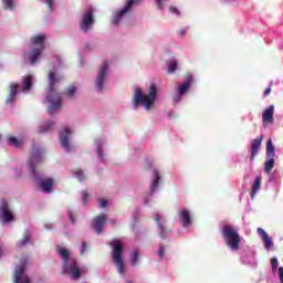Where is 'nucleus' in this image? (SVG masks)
I'll list each match as a JSON object with an SVG mask.
<instances>
[{
	"label": "nucleus",
	"mask_w": 283,
	"mask_h": 283,
	"mask_svg": "<svg viewBox=\"0 0 283 283\" xmlns=\"http://www.w3.org/2000/svg\"><path fill=\"white\" fill-rule=\"evenodd\" d=\"M63 81L62 76H56V67L49 73V88L45 102L49 103V114H56L61 109V94L56 93V84Z\"/></svg>",
	"instance_id": "obj_1"
},
{
	"label": "nucleus",
	"mask_w": 283,
	"mask_h": 283,
	"mask_svg": "<svg viewBox=\"0 0 283 283\" xmlns=\"http://www.w3.org/2000/svg\"><path fill=\"white\" fill-rule=\"evenodd\" d=\"M40 163H43V150L36 149L31 155V159L29 163L30 171H31L35 182H38L40 189L44 193H50V191H52V187H54V179H52V178L42 179L41 178V175H39V172H36V166Z\"/></svg>",
	"instance_id": "obj_2"
},
{
	"label": "nucleus",
	"mask_w": 283,
	"mask_h": 283,
	"mask_svg": "<svg viewBox=\"0 0 283 283\" xmlns=\"http://www.w3.org/2000/svg\"><path fill=\"white\" fill-rule=\"evenodd\" d=\"M158 90L156 88V85H150L149 94L145 95L143 91L138 87H135L134 90V96H133V107L136 109L138 105H142V107H145V109L149 111L151 109V105L156 103V94Z\"/></svg>",
	"instance_id": "obj_3"
},
{
	"label": "nucleus",
	"mask_w": 283,
	"mask_h": 283,
	"mask_svg": "<svg viewBox=\"0 0 283 283\" xmlns=\"http://www.w3.org/2000/svg\"><path fill=\"white\" fill-rule=\"evenodd\" d=\"M57 254L62 258L63 260V269L62 273L66 275H71L73 280H78L81 277V271L78 270V263H76V260L70 258V250L63 248V247H57Z\"/></svg>",
	"instance_id": "obj_4"
},
{
	"label": "nucleus",
	"mask_w": 283,
	"mask_h": 283,
	"mask_svg": "<svg viewBox=\"0 0 283 283\" xmlns=\"http://www.w3.org/2000/svg\"><path fill=\"white\" fill-rule=\"evenodd\" d=\"M222 235L226 240L227 245L231 251H238L240 249V234L233 226H224L222 229Z\"/></svg>",
	"instance_id": "obj_5"
},
{
	"label": "nucleus",
	"mask_w": 283,
	"mask_h": 283,
	"mask_svg": "<svg viewBox=\"0 0 283 283\" xmlns=\"http://www.w3.org/2000/svg\"><path fill=\"white\" fill-rule=\"evenodd\" d=\"M32 45L34 49L29 53V61L31 65H34L36 61H39V56H41V52L45 50V35L39 34L31 39Z\"/></svg>",
	"instance_id": "obj_6"
},
{
	"label": "nucleus",
	"mask_w": 283,
	"mask_h": 283,
	"mask_svg": "<svg viewBox=\"0 0 283 283\" xmlns=\"http://www.w3.org/2000/svg\"><path fill=\"white\" fill-rule=\"evenodd\" d=\"M113 249V262L118 270V273L123 275L125 273V263L123 262V243L115 239L111 244Z\"/></svg>",
	"instance_id": "obj_7"
},
{
	"label": "nucleus",
	"mask_w": 283,
	"mask_h": 283,
	"mask_svg": "<svg viewBox=\"0 0 283 283\" xmlns=\"http://www.w3.org/2000/svg\"><path fill=\"white\" fill-rule=\"evenodd\" d=\"M25 266H28V256L22 258L15 268L13 283H30V277L25 274Z\"/></svg>",
	"instance_id": "obj_8"
},
{
	"label": "nucleus",
	"mask_w": 283,
	"mask_h": 283,
	"mask_svg": "<svg viewBox=\"0 0 283 283\" xmlns=\"http://www.w3.org/2000/svg\"><path fill=\"white\" fill-rule=\"evenodd\" d=\"M92 25H94V10L88 8L82 15L80 28L85 34H87L90 30H92Z\"/></svg>",
	"instance_id": "obj_9"
},
{
	"label": "nucleus",
	"mask_w": 283,
	"mask_h": 283,
	"mask_svg": "<svg viewBox=\"0 0 283 283\" xmlns=\"http://www.w3.org/2000/svg\"><path fill=\"white\" fill-rule=\"evenodd\" d=\"M0 220L3 224H9V222L14 221V216L12 214V211L10 210V207L6 200H2L0 206Z\"/></svg>",
	"instance_id": "obj_10"
},
{
	"label": "nucleus",
	"mask_w": 283,
	"mask_h": 283,
	"mask_svg": "<svg viewBox=\"0 0 283 283\" xmlns=\"http://www.w3.org/2000/svg\"><path fill=\"white\" fill-rule=\"evenodd\" d=\"M140 0H129L127 2V4L120 9L113 18V25H118V23H120V20L123 19V17H125V14H127V12H129V10H132V6H134V3H138Z\"/></svg>",
	"instance_id": "obj_11"
},
{
	"label": "nucleus",
	"mask_w": 283,
	"mask_h": 283,
	"mask_svg": "<svg viewBox=\"0 0 283 283\" xmlns=\"http://www.w3.org/2000/svg\"><path fill=\"white\" fill-rule=\"evenodd\" d=\"M107 70H109V65L107 64V62H104L99 69V72L96 78L97 92H103V84L105 83V78L107 76Z\"/></svg>",
	"instance_id": "obj_12"
},
{
	"label": "nucleus",
	"mask_w": 283,
	"mask_h": 283,
	"mask_svg": "<svg viewBox=\"0 0 283 283\" xmlns=\"http://www.w3.org/2000/svg\"><path fill=\"white\" fill-rule=\"evenodd\" d=\"M70 134H72V130H70L67 127H64L60 132V143L62 148L67 153L72 151V146H70Z\"/></svg>",
	"instance_id": "obj_13"
},
{
	"label": "nucleus",
	"mask_w": 283,
	"mask_h": 283,
	"mask_svg": "<svg viewBox=\"0 0 283 283\" xmlns=\"http://www.w3.org/2000/svg\"><path fill=\"white\" fill-rule=\"evenodd\" d=\"M193 81V77L191 75L187 76L185 82L178 87L177 94L174 96L175 103H180L181 96L191 87V82Z\"/></svg>",
	"instance_id": "obj_14"
},
{
	"label": "nucleus",
	"mask_w": 283,
	"mask_h": 283,
	"mask_svg": "<svg viewBox=\"0 0 283 283\" xmlns=\"http://www.w3.org/2000/svg\"><path fill=\"white\" fill-rule=\"evenodd\" d=\"M155 222L158 226L159 229V235L163 240H165L167 238V235H169V231L167 229H165V217L160 213H155Z\"/></svg>",
	"instance_id": "obj_15"
},
{
	"label": "nucleus",
	"mask_w": 283,
	"mask_h": 283,
	"mask_svg": "<svg viewBox=\"0 0 283 283\" xmlns=\"http://www.w3.org/2000/svg\"><path fill=\"white\" fill-rule=\"evenodd\" d=\"M105 220H107V217L105 214H101L93 220L92 227L94 231L97 233V235H101V233H103Z\"/></svg>",
	"instance_id": "obj_16"
},
{
	"label": "nucleus",
	"mask_w": 283,
	"mask_h": 283,
	"mask_svg": "<svg viewBox=\"0 0 283 283\" xmlns=\"http://www.w3.org/2000/svg\"><path fill=\"white\" fill-rule=\"evenodd\" d=\"M262 140H264V135H261L260 137H256L251 143V160L255 159V156H258L260 151V147H262Z\"/></svg>",
	"instance_id": "obj_17"
},
{
	"label": "nucleus",
	"mask_w": 283,
	"mask_h": 283,
	"mask_svg": "<svg viewBox=\"0 0 283 283\" xmlns=\"http://www.w3.org/2000/svg\"><path fill=\"white\" fill-rule=\"evenodd\" d=\"M258 233L263 240L265 249L269 251V249L273 247V239H271V237H269V233H266V231H264V229L262 228H258Z\"/></svg>",
	"instance_id": "obj_18"
},
{
	"label": "nucleus",
	"mask_w": 283,
	"mask_h": 283,
	"mask_svg": "<svg viewBox=\"0 0 283 283\" xmlns=\"http://www.w3.org/2000/svg\"><path fill=\"white\" fill-rule=\"evenodd\" d=\"M275 112V106L271 105L269 106L262 114V120L263 123H268V125L273 124V114Z\"/></svg>",
	"instance_id": "obj_19"
},
{
	"label": "nucleus",
	"mask_w": 283,
	"mask_h": 283,
	"mask_svg": "<svg viewBox=\"0 0 283 283\" xmlns=\"http://www.w3.org/2000/svg\"><path fill=\"white\" fill-rule=\"evenodd\" d=\"M178 216L181 220L182 227L187 228L189 227V224H191V213L189 212V210L187 209L179 210Z\"/></svg>",
	"instance_id": "obj_20"
},
{
	"label": "nucleus",
	"mask_w": 283,
	"mask_h": 283,
	"mask_svg": "<svg viewBox=\"0 0 283 283\" xmlns=\"http://www.w3.org/2000/svg\"><path fill=\"white\" fill-rule=\"evenodd\" d=\"M17 94H19V84H11L10 93L7 98V105H10V103H14V99L17 98Z\"/></svg>",
	"instance_id": "obj_21"
},
{
	"label": "nucleus",
	"mask_w": 283,
	"mask_h": 283,
	"mask_svg": "<svg viewBox=\"0 0 283 283\" xmlns=\"http://www.w3.org/2000/svg\"><path fill=\"white\" fill-rule=\"evenodd\" d=\"M260 187H262V177L258 176L254 179V182L252 185V190H251V198L253 200V198H255V195L258 193V191H260Z\"/></svg>",
	"instance_id": "obj_22"
},
{
	"label": "nucleus",
	"mask_w": 283,
	"mask_h": 283,
	"mask_svg": "<svg viewBox=\"0 0 283 283\" xmlns=\"http://www.w3.org/2000/svg\"><path fill=\"white\" fill-rule=\"evenodd\" d=\"M154 179L150 184V193H154L156 189L158 188V184L160 182V175H158V170H154L153 172Z\"/></svg>",
	"instance_id": "obj_23"
},
{
	"label": "nucleus",
	"mask_w": 283,
	"mask_h": 283,
	"mask_svg": "<svg viewBox=\"0 0 283 283\" xmlns=\"http://www.w3.org/2000/svg\"><path fill=\"white\" fill-rule=\"evenodd\" d=\"M32 90V75H27L22 81V92H30Z\"/></svg>",
	"instance_id": "obj_24"
},
{
	"label": "nucleus",
	"mask_w": 283,
	"mask_h": 283,
	"mask_svg": "<svg viewBox=\"0 0 283 283\" xmlns=\"http://www.w3.org/2000/svg\"><path fill=\"white\" fill-rule=\"evenodd\" d=\"M273 167H275V158L268 157V160L264 163V171L266 174H271V171H273Z\"/></svg>",
	"instance_id": "obj_25"
},
{
	"label": "nucleus",
	"mask_w": 283,
	"mask_h": 283,
	"mask_svg": "<svg viewBox=\"0 0 283 283\" xmlns=\"http://www.w3.org/2000/svg\"><path fill=\"white\" fill-rule=\"evenodd\" d=\"M266 156H268V158H275V146H273V140L272 139L268 140Z\"/></svg>",
	"instance_id": "obj_26"
},
{
	"label": "nucleus",
	"mask_w": 283,
	"mask_h": 283,
	"mask_svg": "<svg viewBox=\"0 0 283 283\" xmlns=\"http://www.w3.org/2000/svg\"><path fill=\"white\" fill-rule=\"evenodd\" d=\"M8 144L11 145V147H15V149H19V147H21V145H23L22 139H18L14 136H10L8 138Z\"/></svg>",
	"instance_id": "obj_27"
},
{
	"label": "nucleus",
	"mask_w": 283,
	"mask_h": 283,
	"mask_svg": "<svg viewBox=\"0 0 283 283\" xmlns=\"http://www.w3.org/2000/svg\"><path fill=\"white\" fill-rule=\"evenodd\" d=\"M95 145H96V151H97L98 159L103 163V160H105L103 158V139H96Z\"/></svg>",
	"instance_id": "obj_28"
},
{
	"label": "nucleus",
	"mask_w": 283,
	"mask_h": 283,
	"mask_svg": "<svg viewBox=\"0 0 283 283\" xmlns=\"http://www.w3.org/2000/svg\"><path fill=\"white\" fill-rule=\"evenodd\" d=\"M243 264H255V253L249 252L245 256H242Z\"/></svg>",
	"instance_id": "obj_29"
},
{
	"label": "nucleus",
	"mask_w": 283,
	"mask_h": 283,
	"mask_svg": "<svg viewBox=\"0 0 283 283\" xmlns=\"http://www.w3.org/2000/svg\"><path fill=\"white\" fill-rule=\"evenodd\" d=\"M167 66H168V74H174V72H176L178 67V62H176V60H170L167 62Z\"/></svg>",
	"instance_id": "obj_30"
},
{
	"label": "nucleus",
	"mask_w": 283,
	"mask_h": 283,
	"mask_svg": "<svg viewBox=\"0 0 283 283\" xmlns=\"http://www.w3.org/2000/svg\"><path fill=\"white\" fill-rule=\"evenodd\" d=\"M29 242H30V231H25L23 240H20L18 242V247L21 249V248L25 247V244H28Z\"/></svg>",
	"instance_id": "obj_31"
},
{
	"label": "nucleus",
	"mask_w": 283,
	"mask_h": 283,
	"mask_svg": "<svg viewBox=\"0 0 283 283\" xmlns=\"http://www.w3.org/2000/svg\"><path fill=\"white\" fill-rule=\"evenodd\" d=\"M54 127V123L48 122L45 125L40 126V134H48Z\"/></svg>",
	"instance_id": "obj_32"
},
{
	"label": "nucleus",
	"mask_w": 283,
	"mask_h": 283,
	"mask_svg": "<svg viewBox=\"0 0 283 283\" xmlns=\"http://www.w3.org/2000/svg\"><path fill=\"white\" fill-rule=\"evenodd\" d=\"M75 94H76V86L75 85L69 86L65 92V96H67L69 98H74Z\"/></svg>",
	"instance_id": "obj_33"
},
{
	"label": "nucleus",
	"mask_w": 283,
	"mask_h": 283,
	"mask_svg": "<svg viewBox=\"0 0 283 283\" xmlns=\"http://www.w3.org/2000/svg\"><path fill=\"white\" fill-rule=\"evenodd\" d=\"M6 10H14V0H2Z\"/></svg>",
	"instance_id": "obj_34"
},
{
	"label": "nucleus",
	"mask_w": 283,
	"mask_h": 283,
	"mask_svg": "<svg viewBox=\"0 0 283 283\" xmlns=\"http://www.w3.org/2000/svg\"><path fill=\"white\" fill-rule=\"evenodd\" d=\"M271 264H272L273 273H277V266H280V262L277 261V258H272Z\"/></svg>",
	"instance_id": "obj_35"
},
{
	"label": "nucleus",
	"mask_w": 283,
	"mask_h": 283,
	"mask_svg": "<svg viewBox=\"0 0 283 283\" xmlns=\"http://www.w3.org/2000/svg\"><path fill=\"white\" fill-rule=\"evenodd\" d=\"M138 262V251H134L130 255V264L133 266H136V263Z\"/></svg>",
	"instance_id": "obj_36"
},
{
	"label": "nucleus",
	"mask_w": 283,
	"mask_h": 283,
	"mask_svg": "<svg viewBox=\"0 0 283 283\" xmlns=\"http://www.w3.org/2000/svg\"><path fill=\"white\" fill-rule=\"evenodd\" d=\"M74 175L76 176L77 180H80V182H83V180H85V175H83V170L77 169L75 170Z\"/></svg>",
	"instance_id": "obj_37"
},
{
	"label": "nucleus",
	"mask_w": 283,
	"mask_h": 283,
	"mask_svg": "<svg viewBox=\"0 0 283 283\" xmlns=\"http://www.w3.org/2000/svg\"><path fill=\"white\" fill-rule=\"evenodd\" d=\"M41 1L42 3H46V6H49L50 12L54 10V0H41Z\"/></svg>",
	"instance_id": "obj_38"
},
{
	"label": "nucleus",
	"mask_w": 283,
	"mask_h": 283,
	"mask_svg": "<svg viewBox=\"0 0 283 283\" xmlns=\"http://www.w3.org/2000/svg\"><path fill=\"white\" fill-rule=\"evenodd\" d=\"M167 0H156L157 7L159 10H163V8H165V2Z\"/></svg>",
	"instance_id": "obj_39"
},
{
	"label": "nucleus",
	"mask_w": 283,
	"mask_h": 283,
	"mask_svg": "<svg viewBox=\"0 0 283 283\" xmlns=\"http://www.w3.org/2000/svg\"><path fill=\"white\" fill-rule=\"evenodd\" d=\"M169 10L172 14H177V17H180V11L178 10V8L170 7Z\"/></svg>",
	"instance_id": "obj_40"
},
{
	"label": "nucleus",
	"mask_w": 283,
	"mask_h": 283,
	"mask_svg": "<svg viewBox=\"0 0 283 283\" xmlns=\"http://www.w3.org/2000/svg\"><path fill=\"white\" fill-rule=\"evenodd\" d=\"M98 207H101V209H105V207H107V200L101 199L99 203H98Z\"/></svg>",
	"instance_id": "obj_41"
},
{
	"label": "nucleus",
	"mask_w": 283,
	"mask_h": 283,
	"mask_svg": "<svg viewBox=\"0 0 283 283\" xmlns=\"http://www.w3.org/2000/svg\"><path fill=\"white\" fill-rule=\"evenodd\" d=\"M158 256L160 258V260H163V258H165V248L164 247L159 248Z\"/></svg>",
	"instance_id": "obj_42"
},
{
	"label": "nucleus",
	"mask_w": 283,
	"mask_h": 283,
	"mask_svg": "<svg viewBox=\"0 0 283 283\" xmlns=\"http://www.w3.org/2000/svg\"><path fill=\"white\" fill-rule=\"evenodd\" d=\"M87 198H90V195L87 193V191H83L82 192V200H83L84 205H85V202H87Z\"/></svg>",
	"instance_id": "obj_43"
},
{
	"label": "nucleus",
	"mask_w": 283,
	"mask_h": 283,
	"mask_svg": "<svg viewBox=\"0 0 283 283\" xmlns=\"http://www.w3.org/2000/svg\"><path fill=\"white\" fill-rule=\"evenodd\" d=\"M86 249H87V243L83 242L81 250H80L81 255H83V253H85Z\"/></svg>",
	"instance_id": "obj_44"
},
{
	"label": "nucleus",
	"mask_w": 283,
	"mask_h": 283,
	"mask_svg": "<svg viewBox=\"0 0 283 283\" xmlns=\"http://www.w3.org/2000/svg\"><path fill=\"white\" fill-rule=\"evenodd\" d=\"M279 280L283 283V266L279 268Z\"/></svg>",
	"instance_id": "obj_45"
},
{
	"label": "nucleus",
	"mask_w": 283,
	"mask_h": 283,
	"mask_svg": "<svg viewBox=\"0 0 283 283\" xmlns=\"http://www.w3.org/2000/svg\"><path fill=\"white\" fill-rule=\"evenodd\" d=\"M69 218H70L72 224H75L76 221L74 220V214L72 213V211H69Z\"/></svg>",
	"instance_id": "obj_46"
},
{
	"label": "nucleus",
	"mask_w": 283,
	"mask_h": 283,
	"mask_svg": "<svg viewBox=\"0 0 283 283\" xmlns=\"http://www.w3.org/2000/svg\"><path fill=\"white\" fill-rule=\"evenodd\" d=\"M269 94H271V86H269L264 93H263V96H269Z\"/></svg>",
	"instance_id": "obj_47"
},
{
	"label": "nucleus",
	"mask_w": 283,
	"mask_h": 283,
	"mask_svg": "<svg viewBox=\"0 0 283 283\" xmlns=\"http://www.w3.org/2000/svg\"><path fill=\"white\" fill-rule=\"evenodd\" d=\"M2 255H6V248L0 247V258H1Z\"/></svg>",
	"instance_id": "obj_48"
},
{
	"label": "nucleus",
	"mask_w": 283,
	"mask_h": 283,
	"mask_svg": "<svg viewBox=\"0 0 283 283\" xmlns=\"http://www.w3.org/2000/svg\"><path fill=\"white\" fill-rule=\"evenodd\" d=\"M187 33V30H180V34H181V36H185V34Z\"/></svg>",
	"instance_id": "obj_49"
},
{
	"label": "nucleus",
	"mask_w": 283,
	"mask_h": 283,
	"mask_svg": "<svg viewBox=\"0 0 283 283\" xmlns=\"http://www.w3.org/2000/svg\"><path fill=\"white\" fill-rule=\"evenodd\" d=\"M55 59H56L59 65H61V57L60 56H55Z\"/></svg>",
	"instance_id": "obj_50"
},
{
	"label": "nucleus",
	"mask_w": 283,
	"mask_h": 283,
	"mask_svg": "<svg viewBox=\"0 0 283 283\" xmlns=\"http://www.w3.org/2000/svg\"><path fill=\"white\" fill-rule=\"evenodd\" d=\"M270 181H273L275 180V178L273 177V175H270V178H269Z\"/></svg>",
	"instance_id": "obj_51"
},
{
	"label": "nucleus",
	"mask_w": 283,
	"mask_h": 283,
	"mask_svg": "<svg viewBox=\"0 0 283 283\" xmlns=\"http://www.w3.org/2000/svg\"><path fill=\"white\" fill-rule=\"evenodd\" d=\"M45 229H52V226L45 224Z\"/></svg>",
	"instance_id": "obj_52"
},
{
	"label": "nucleus",
	"mask_w": 283,
	"mask_h": 283,
	"mask_svg": "<svg viewBox=\"0 0 283 283\" xmlns=\"http://www.w3.org/2000/svg\"><path fill=\"white\" fill-rule=\"evenodd\" d=\"M126 283H132V281H127Z\"/></svg>",
	"instance_id": "obj_53"
}]
</instances>
